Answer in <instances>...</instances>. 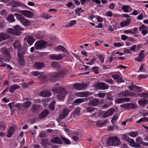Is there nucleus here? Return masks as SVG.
Wrapping results in <instances>:
<instances>
[{
    "mask_svg": "<svg viewBox=\"0 0 148 148\" xmlns=\"http://www.w3.org/2000/svg\"><path fill=\"white\" fill-rule=\"evenodd\" d=\"M123 32L125 34L130 33L133 34H135L134 32L130 29L124 30Z\"/></svg>",
    "mask_w": 148,
    "mask_h": 148,
    "instance_id": "nucleus-59",
    "label": "nucleus"
},
{
    "mask_svg": "<svg viewBox=\"0 0 148 148\" xmlns=\"http://www.w3.org/2000/svg\"><path fill=\"white\" fill-rule=\"evenodd\" d=\"M145 52L144 50H141L139 53L138 57L135 58V60L137 62H141L143 60V59L145 57V56L144 54Z\"/></svg>",
    "mask_w": 148,
    "mask_h": 148,
    "instance_id": "nucleus-12",
    "label": "nucleus"
},
{
    "mask_svg": "<svg viewBox=\"0 0 148 148\" xmlns=\"http://www.w3.org/2000/svg\"><path fill=\"white\" fill-rule=\"evenodd\" d=\"M120 140L116 137H110L107 139L108 146H115L119 145Z\"/></svg>",
    "mask_w": 148,
    "mask_h": 148,
    "instance_id": "nucleus-3",
    "label": "nucleus"
},
{
    "mask_svg": "<svg viewBox=\"0 0 148 148\" xmlns=\"http://www.w3.org/2000/svg\"><path fill=\"white\" fill-rule=\"evenodd\" d=\"M19 13H20L26 17L28 18H31L34 16L33 14L30 11L27 10H20L17 11Z\"/></svg>",
    "mask_w": 148,
    "mask_h": 148,
    "instance_id": "nucleus-7",
    "label": "nucleus"
},
{
    "mask_svg": "<svg viewBox=\"0 0 148 148\" xmlns=\"http://www.w3.org/2000/svg\"><path fill=\"white\" fill-rule=\"evenodd\" d=\"M97 57L100 60L102 63L104 62V58L103 56L101 55H97Z\"/></svg>",
    "mask_w": 148,
    "mask_h": 148,
    "instance_id": "nucleus-50",
    "label": "nucleus"
},
{
    "mask_svg": "<svg viewBox=\"0 0 148 148\" xmlns=\"http://www.w3.org/2000/svg\"><path fill=\"white\" fill-rule=\"evenodd\" d=\"M136 141L137 142V143L136 144H137L139 145H140L139 144H141L145 145V143H144L143 141L142 138L141 137H139L137 138L136 139Z\"/></svg>",
    "mask_w": 148,
    "mask_h": 148,
    "instance_id": "nucleus-29",
    "label": "nucleus"
},
{
    "mask_svg": "<svg viewBox=\"0 0 148 148\" xmlns=\"http://www.w3.org/2000/svg\"><path fill=\"white\" fill-rule=\"evenodd\" d=\"M21 45V44L20 42L18 41H16L13 44V47L14 48L18 49L20 48Z\"/></svg>",
    "mask_w": 148,
    "mask_h": 148,
    "instance_id": "nucleus-39",
    "label": "nucleus"
},
{
    "mask_svg": "<svg viewBox=\"0 0 148 148\" xmlns=\"http://www.w3.org/2000/svg\"><path fill=\"white\" fill-rule=\"evenodd\" d=\"M138 133L136 132H133L129 133V135L132 137H135L138 135Z\"/></svg>",
    "mask_w": 148,
    "mask_h": 148,
    "instance_id": "nucleus-43",
    "label": "nucleus"
},
{
    "mask_svg": "<svg viewBox=\"0 0 148 148\" xmlns=\"http://www.w3.org/2000/svg\"><path fill=\"white\" fill-rule=\"evenodd\" d=\"M66 74L65 71H62L58 73H56L53 74L52 78V79L56 80L58 79L59 77H61L63 75Z\"/></svg>",
    "mask_w": 148,
    "mask_h": 148,
    "instance_id": "nucleus-10",
    "label": "nucleus"
},
{
    "mask_svg": "<svg viewBox=\"0 0 148 148\" xmlns=\"http://www.w3.org/2000/svg\"><path fill=\"white\" fill-rule=\"evenodd\" d=\"M80 109L79 107H77L75 109V111L73 112V114L75 115H78L80 111Z\"/></svg>",
    "mask_w": 148,
    "mask_h": 148,
    "instance_id": "nucleus-51",
    "label": "nucleus"
},
{
    "mask_svg": "<svg viewBox=\"0 0 148 148\" xmlns=\"http://www.w3.org/2000/svg\"><path fill=\"white\" fill-rule=\"evenodd\" d=\"M8 33L12 34L13 35H14V29H12V28H10L8 29Z\"/></svg>",
    "mask_w": 148,
    "mask_h": 148,
    "instance_id": "nucleus-62",
    "label": "nucleus"
},
{
    "mask_svg": "<svg viewBox=\"0 0 148 148\" xmlns=\"http://www.w3.org/2000/svg\"><path fill=\"white\" fill-rule=\"evenodd\" d=\"M55 50H62L63 52H66L68 53V51H66V48L63 46L61 45L58 46L55 48Z\"/></svg>",
    "mask_w": 148,
    "mask_h": 148,
    "instance_id": "nucleus-30",
    "label": "nucleus"
},
{
    "mask_svg": "<svg viewBox=\"0 0 148 148\" xmlns=\"http://www.w3.org/2000/svg\"><path fill=\"white\" fill-rule=\"evenodd\" d=\"M51 66L54 68H58L60 66L59 63L56 61L52 62L51 64Z\"/></svg>",
    "mask_w": 148,
    "mask_h": 148,
    "instance_id": "nucleus-40",
    "label": "nucleus"
},
{
    "mask_svg": "<svg viewBox=\"0 0 148 148\" xmlns=\"http://www.w3.org/2000/svg\"><path fill=\"white\" fill-rule=\"evenodd\" d=\"M139 104L143 106H145L148 103V101L146 99H143L138 101Z\"/></svg>",
    "mask_w": 148,
    "mask_h": 148,
    "instance_id": "nucleus-27",
    "label": "nucleus"
},
{
    "mask_svg": "<svg viewBox=\"0 0 148 148\" xmlns=\"http://www.w3.org/2000/svg\"><path fill=\"white\" fill-rule=\"evenodd\" d=\"M51 90L54 94H58L57 98L59 100H63L67 93L65 89L61 87H55L52 89Z\"/></svg>",
    "mask_w": 148,
    "mask_h": 148,
    "instance_id": "nucleus-1",
    "label": "nucleus"
},
{
    "mask_svg": "<svg viewBox=\"0 0 148 148\" xmlns=\"http://www.w3.org/2000/svg\"><path fill=\"white\" fill-rule=\"evenodd\" d=\"M106 97L110 101H111L113 100L114 97L111 92L106 93Z\"/></svg>",
    "mask_w": 148,
    "mask_h": 148,
    "instance_id": "nucleus-37",
    "label": "nucleus"
},
{
    "mask_svg": "<svg viewBox=\"0 0 148 148\" xmlns=\"http://www.w3.org/2000/svg\"><path fill=\"white\" fill-rule=\"evenodd\" d=\"M23 29L21 27L18 25H16L14 27V35H20L21 34V31H22Z\"/></svg>",
    "mask_w": 148,
    "mask_h": 148,
    "instance_id": "nucleus-15",
    "label": "nucleus"
},
{
    "mask_svg": "<svg viewBox=\"0 0 148 148\" xmlns=\"http://www.w3.org/2000/svg\"><path fill=\"white\" fill-rule=\"evenodd\" d=\"M94 86L95 88L100 90L107 89L109 87L108 85L103 82L96 83L94 84Z\"/></svg>",
    "mask_w": 148,
    "mask_h": 148,
    "instance_id": "nucleus-6",
    "label": "nucleus"
},
{
    "mask_svg": "<svg viewBox=\"0 0 148 148\" xmlns=\"http://www.w3.org/2000/svg\"><path fill=\"white\" fill-rule=\"evenodd\" d=\"M13 6L14 7H22L23 8H25L26 5L22 3H20L16 1H14L13 3Z\"/></svg>",
    "mask_w": 148,
    "mask_h": 148,
    "instance_id": "nucleus-22",
    "label": "nucleus"
},
{
    "mask_svg": "<svg viewBox=\"0 0 148 148\" xmlns=\"http://www.w3.org/2000/svg\"><path fill=\"white\" fill-rule=\"evenodd\" d=\"M17 56L19 60L24 59L23 54L21 53H17Z\"/></svg>",
    "mask_w": 148,
    "mask_h": 148,
    "instance_id": "nucleus-60",
    "label": "nucleus"
},
{
    "mask_svg": "<svg viewBox=\"0 0 148 148\" xmlns=\"http://www.w3.org/2000/svg\"><path fill=\"white\" fill-rule=\"evenodd\" d=\"M14 15L24 26H28L31 24V22L22 15L17 13H15Z\"/></svg>",
    "mask_w": 148,
    "mask_h": 148,
    "instance_id": "nucleus-2",
    "label": "nucleus"
},
{
    "mask_svg": "<svg viewBox=\"0 0 148 148\" xmlns=\"http://www.w3.org/2000/svg\"><path fill=\"white\" fill-rule=\"evenodd\" d=\"M69 112V110L67 108H64L61 112L59 116L60 120H62L67 116Z\"/></svg>",
    "mask_w": 148,
    "mask_h": 148,
    "instance_id": "nucleus-8",
    "label": "nucleus"
},
{
    "mask_svg": "<svg viewBox=\"0 0 148 148\" xmlns=\"http://www.w3.org/2000/svg\"><path fill=\"white\" fill-rule=\"evenodd\" d=\"M148 75H140L138 77V79H140L142 78H146L148 77Z\"/></svg>",
    "mask_w": 148,
    "mask_h": 148,
    "instance_id": "nucleus-57",
    "label": "nucleus"
},
{
    "mask_svg": "<svg viewBox=\"0 0 148 148\" xmlns=\"http://www.w3.org/2000/svg\"><path fill=\"white\" fill-rule=\"evenodd\" d=\"M50 141L51 143H53L58 144H62V142L61 139L58 137H55L51 139Z\"/></svg>",
    "mask_w": 148,
    "mask_h": 148,
    "instance_id": "nucleus-20",
    "label": "nucleus"
},
{
    "mask_svg": "<svg viewBox=\"0 0 148 148\" xmlns=\"http://www.w3.org/2000/svg\"><path fill=\"white\" fill-rule=\"evenodd\" d=\"M47 43L46 41L43 40L37 41L35 44V47L37 50L45 48Z\"/></svg>",
    "mask_w": 148,
    "mask_h": 148,
    "instance_id": "nucleus-5",
    "label": "nucleus"
},
{
    "mask_svg": "<svg viewBox=\"0 0 148 148\" xmlns=\"http://www.w3.org/2000/svg\"><path fill=\"white\" fill-rule=\"evenodd\" d=\"M128 105L129 110L135 108L136 107V105L134 104L128 103Z\"/></svg>",
    "mask_w": 148,
    "mask_h": 148,
    "instance_id": "nucleus-48",
    "label": "nucleus"
},
{
    "mask_svg": "<svg viewBox=\"0 0 148 148\" xmlns=\"http://www.w3.org/2000/svg\"><path fill=\"white\" fill-rule=\"evenodd\" d=\"M42 145L44 147H45L49 144L47 139H45L42 140L41 143Z\"/></svg>",
    "mask_w": 148,
    "mask_h": 148,
    "instance_id": "nucleus-47",
    "label": "nucleus"
},
{
    "mask_svg": "<svg viewBox=\"0 0 148 148\" xmlns=\"http://www.w3.org/2000/svg\"><path fill=\"white\" fill-rule=\"evenodd\" d=\"M122 138L123 140L126 141L129 143L130 146L132 147L136 148H139L140 145L137 144H136L133 139L130 138L127 136L125 134L122 135Z\"/></svg>",
    "mask_w": 148,
    "mask_h": 148,
    "instance_id": "nucleus-4",
    "label": "nucleus"
},
{
    "mask_svg": "<svg viewBox=\"0 0 148 148\" xmlns=\"http://www.w3.org/2000/svg\"><path fill=\"white\" fill-rule=\"evenodd\" d=\"M115 111V110L112 108H110L107 110L103 115V118H105L108 116L112 115Z\"/></svg>",
    "mask_w": 148,
    "mask_h": 148,
    "instance_id": "nucleus-13",
    "label": "nucleus"
},
{
    "mask_svg": "<svg viewBox=\"0 0 148 148\" xmlns=\"http://www.w3.org/2000/svg\"><path fill=\"white\" fill-rule=\"evenodd\" d=\"M7 20L10 22H13L15 21L14 17L12 14L8 15L6 18Z\"/></svg>",
    "mask_w": 148,
    "mask_h": 148,
    "instance_id": "nucleus-36",
    "label": "nucleus"
},
{
    "mask_svg": "<svg viewBox=\"0 0 148 148\" xmlns=\"http://www.w3.org/2000/svg\"><path fill=\"white\" fill-rule=\"evenodd\" d=\"M63 58V56L61 54H59L58 55H51L49 57L50 59L55 60H60L62 59Z\"/></svg>",
    "mask_w": 148,
    "mask_h": 148,
    "instance_id": "nucleus-18",
    "label": "nucleus"
},
{
    "mask_svg": "<svg viewBox=\"0 0 148 148\" xmlns=\"http://www.w3.org/2000/svg\"><path fill=\"white\" fill-rule=\"evenodd\" d=\"M1 51L3 54L4 55L7 59H10V53L7 49L5 48H2L1 49Z\"/></svg>",
    "mask_w": 148,
    "mask_h": 148,
    "instance_id": "nucleus-14",
    "label": "nucleus"
},
{
    "mask_svg": "<svg viewBox=\"0 0 148 148\" xmlns=\"http://www.w3.org/2000/svg\"><path fill=\"white\" fill-rule=\"evenodd\" d=\"M87 112L91 113L94 111L95 110V108L92 107H88L86 109Z\"/></svg>",
    "mask_w": 148,
    "mask_h": 148,
    "instance_id": "nucleus-41",
    "label": "nucleus"
},
{
    "mask_svg": "<svg viewBox=\"0 0 148 148\" xmlns=\"http://www.w3.org/2000/svg\"><path fill=\"white\" fill-rule=\"evenodd\" d=\"M40 93H41V95L43 96L44 97H47L50 96L51 93L50 92L47 91H44L42 92H41Z\"/></svg>",
    "mask_w": 148,
    "mask_h": 148,
    "instance_id": "nucleus-34",
    "label": "nucleus"
},
{
    "mask_svg": "<svg viewBox=\"0 0 148 148\" xmlns=\"http://www.w3.org/2000/svg\"><path fill=\"white\" fill-rule=\"evenodd\" d=\"M127 21H125L120 23V25L121 27H123L129 25L130 23L131 19L130 18H127Z\"/></svg>",
    "mask_w": 148,
    "mask_h": 148,
    "instance_id": "nucleus-26",
    "label": "nucleus"
},
{
    "mask_svg": "<svg viewBox=\"0 0 148 148\" xmlns=\"http://www.w3.org/2000/svg\"><path fill=\"white\" fill-rule=\"evenodd\" d=\"M100 103L99 100L97 98H94L90 100L88 104L92 106H96Z\"/></svg>",
    "mask_w": 148,
    "mask_h": 148,
    "instance_id": "nucleus-11",
    "label": "nucleus"
},
{
    "mask_svg": "<svg viewBox=\"0 0 148 148\" xmlns=\"http://www.w3.org/2000/svg\"><path fill=\"white\" fill-rule=\"evenodd\" d=\"M6 126L4 123H2L0 124V130H4L5 129Z\"/></svg>",
    "mask_w": 148,
    "mask_h": 148,
    "instance_id": "nucleus-61",
    "label": "nucleus"
},
{
    "mask_svg": "<svg viewBox=\"0 0 148 148\" xmlns=\"http://www.w3.org/2000/svg\"><path fill=\"white\" fill-rule=\"evenodd\" d=\"M128 91L127 90H125L122 91L118 94V95L120 97H128Z\"/></svg>",
    "mask_w": 148,
    "mask_h": 148,
    "instance_id": "nucleus-28",
    "label": "nucleus"
},
{
    "mask_svg": "<svg viewBox=\"0 0 148 148\" xmlns=\"http://www.w3.org/2000/svg\"><path fill=\"white\" fill-rule=\"evenodd\" d=\"M9 37L8 35L4 33H0V42L8 39Z\"/></svg>",
    "mask_w": 148,
    "mask_h": 148,
    "instance_id": "nucleus-23",
    "label": "nucleus"
},
{
    "mask_svg": "<svg viewBox=\"0 0 148 148\" xmlns=\"http://www.w3.org/2000/svg\"><path fill=\"white\" fill-rule=\"evenodd\" d=\"M88 85L84 84L76 83L73 85L74 88L77 90L84 89Z\"/></svg>",
    "mask_w": 148,
    "mask_h": 148,
    "instance_id": "nucleus-9",
    "label": "nucleus"
},
{
    "mask_svg": "<svg viewBox=\"0 0 148 148\" xmlns=\"http://www.w3.org/2000/svg\"><path fill=\"white\" fill-rule=\"evenodd\" d=\"M121 9L124 12H129L128 9H130V8L129 5H125L121 7Z\"/></svg>",
    "mask_w": 148,
    "mask_h": 148,
    "instance_id": "nucleus-35",
    "label": "nucleus"
},
{
    "mask_svg": "<svg viewBox=\"0 0 148 148\" xmlns=\"http://www.w3.org/2000/svg\"><path fill=\"white\" fill-rule=\"evenodd\" d=\"M18 88H19V86L18 85H13L10 88L9 90L10 92L11 93H13L14 90Z\"/></svg>",
    "mask_w": 148,
    "mask_h": 148,
    "instance_id": "nucleus-33",
    "label": "nucleus"
},
{
    "mask_svg": "<svg viewBox=\"0 0 148 148\" xmlns=\"http://www.w3.org/2000/svg\"><path fill=\"white\" fill-rule=\"evenodd\" d=\"M87 100V99L86 98H80L77 99L75 100L74 102L76 103H79L84 102Z\"/></svg>",
    "mask_w": 148,
    "mask_h": 148,
    "instance_id": "nucleus-31",
    "label": "nucleus"
},
{
    "mask_svg": "<svg viewBox=\"0 0 148 148\" xmlns=\"http://www.w3.org/2000/svg\"><path fill=\"white\" fill-rule=\"evenodd\" d=\"M18 63L21 66L24 65L25 64V62L24 59L19 60Z\"/></svg>",
    "mask_w": 148,
    "mask_h": 148,
    "instance_id": "nucleus-52",
    "label": "nucleus"
},
{
    "mask_svg": "<svg viewBox=\"0 0 148 148\" xmlns=\"http://www.w3.org/2000/svg\"><path fill=\"white\" fill-rule=\"evenodd\" d=\"M50 112L48 110H45L42 111L39 115V117L41 119H42L49 114Z\"/></svg>",
    "mask_w": 148,
    "mask_h": 148,
    "instance_id": "nucleus-17",
    "label": "nucleus"
},
{
    "mask_svg": "<svg viewBox=\"0 0 148 148\" xmlns=\"http://www.w3.org/2000/svg\"><path fill=\"white\" fill-rule=\"evenodd\" d=\"M43 63L40 62H36L34 64V68L37 69H40L44 66Z\"/></svg>",
    "mask_w": 148,
    "mask_h": 148,
    "instance_id": "nucleus-16",
    "label": "nucleus"
},
{
    "mask_svg": "<svg viewBox=\"0 0 148 148\" xmlns=\"http://www.w3.org/2000/svg\"><path fill=\"white\" fill-rule=\"evenodd\" d=\"M55 102L54 100L50 103L49 106V108L50 110L53 111L54 110L55 107L54 105L55 104Z\"/></svg>",
    "mask_w": 148,
    "mask_h": 148,
    "instance_id": "nucleus-38",
    "label": "nucleus"
},
{
    "mask_svg": "<svg viewBox=\"0 0 148 148\" xmlns=\"http://www.w3.org/2000/svg\"><path fill=\"white\" fill-rule=\"evenodd\" d=\"M106 95V93H99L97 94V96L99 98H104Z\"/></svg>",
    "mask_w": 148,
    "mask_h": 148,
    "instance_id": "nucleus-56",
    "label": "nucleus"
},
{
    "mask_svg": "<svg viewBox=\"0 0 148 148\" xmlns=\"http://www.w3.org/2000/svg\"><path fill=\"white\" fill-rule=\"evenodd\" d=\"M128 106V103H127L123 105H121L120 106V107L121 108H123L125 109L129 110Z\"/></svg>",
    "mask_w": 148,
    "mask_h": 148,
    "instance_id": "nucleus-54",
    "label": "nucleus"
},
{
    "mask_svg": "<svg viewBox=\"0 0 148 148\" xmlns=\"http://www.w3.org/2000/svg\"><path fill=\"white\" fill-rule=\"evenodd\" d=\"M16 129V127H11L9 130L7 136L8 138L10 137L14 134Z\"/></svg>",
    "mask_w": 148,
    "mask_h": 148,
    "instance_id": "nucleus-19",
    "label": "nucleus"
},
{
    "mask_svg": "<svg viewBox=\"0 0 148 148\" xmlns=\"http://www.w3.org/2000/svg\"><path fill=\"white\" fill-rule=\"evenodd\" d=\"M139 95L140 97H144L145 98H148V94L143 93L141 94H140Z\"/></svg>",
    "mask_w": 148,
    "mask_h": 148,
    "instance_id": "nucleus-63",
    "label": "nucleus"
},
{
    "mask_svg": "<svg viewBox=\"0 0 148 148\" xmlns=\"http://www.w3.org/2000/svg\"><path fill=\"white\" fill-rule=\"evenodd\" d=\"M76 23V20H72L70 21V23L69 24L66 25L65 26L66 27H69L71 26H73Z\"/></svg>",
    "mask_w": 148,
    "mask_h": 148,
    "instance_id": "nucleus-44",
    "label": "nucleus"
},
{
    "mask_svg": "<svg viewBox=\"0 0 148 148\" xmlns=\"http://www.w3.org/2000/svg\"><path fill=\"white\" fill-rule=\"evenodd\" d=\"M92 94L91 92H83V97H86Z\"/></svg>",
    "mask_w": 148,
    "mask_h": 148,
    "instance_id": "nucleus-58",
    "label": "nucleus"
},
{
    "mask_svg": "<svg viewBox=\"0 0 148 148\" xmlns=\"http://www.w3.org/2000/svg\"><path fill=\"white\" fill-rule=\"evenodd\" d=\"M81 8H79L77 9L75 11V14L77 15L78 16H80V13L81 12Z\"/></svg>",
    "mask_w": 148,
    "mask_h": 148,
    "instance_id": "nucleus-55",
    "label": "nucleus"
},
{
    "mask_svg": "<svg viewBox=\"0 0 148 148\" xmlns=\"http://www.w3.org/2000/svg\"><path fill=\"white\" fill-rule=\"evenodd\" d=\"M14 107H16L19 110H23V105L19 103H18L15 104V105H14Z\"/></svg>",
    "mask_w": 148,
    "mask_h": 148,
    "instance_id": "nucleus-46",
    "label": "nucleus"
},
{
    "mask_svg": "<svg viewBox=\"0 0 148 148\" xmlns=\"http://www.w3.org/2000/svg\"><path fill=\"white\" fill-rule=\"evenodd\" d=\"M34 37L32 36H30L28 37L27 42L29 45H31L34 42Z\"/></svg>",
    "mask_w": 148,
    "mask_h": 148,
    "instance_id": "nucleus-32",
    "label": "nucleus"
},
{
    "mask_svg": "<svg viewBox=\"0 0 148 148\" xmlns=\"http://www.w3.org/2000/svg\"><path fill=\"white\" fill-rule=\"evenodd\" d=\"M32 104V103L31 101H25L22 104L23 108H24L25 109H27L31 106Z\"/></svg>",
    "mask_w": 148,
    "mask_h": 148,
    "instance_id": "nucleus-25",
    "label": "nucleus"
},
{
    "mask_svg": "<svg viewBox=\"0 0 148 148\" xmlns=\"http://www.w3.org/2000/svg\"><path fill=\"white\" fill-rule=\"evenodd\" d=\"M121 38L123 40H125L127 38H128V37L124 35H121Z\"/></svg>",
    "mask_w": 148,
    "mask_h": 148,
    "instance_id": "nucleus-64",
    "label": "nucleus"
},
{
    "mask_svg": "<svg viewBox=\"0 0 148 148\" xmlns=\"http://www.w3.org/2000/svg\"><path fill=\"white\" fill-rule=\"evenodd\" d=\"M32 74L35 76H37L40 75V77H41L43 75L42 74H41V73H40L38 71H33L32 72Z\"/></svg>",
    "mask_w": 148,
    "mask_h": 148,
    "instance_id": "nucleus-45",
    "label": "nucleus"
},
{
    "mask_svg": "<svg viewBox=\"0 0 148 148\" xmlns=\"http://www.w3.org/2000/svg\"><path fill=\"white\" fill-rule=\"evenodd\" d=\"M112 77L118 83H121L124 82V81L122 78L119 77L118 75H112Z\"/></svg>",
    "mask_w": 148,
    "mask_h": 148,
    "instance_id": "nucleus-21",
    "label": "nucleus"
},
{
    "mask_svg": "<svg viewBox=\"0 0 148 148\" xmlns=\"http://www.w3.org/2000/svg\"><path fill=\"white\" fill-rule=\"evenodd\" d=\"M99 67L97 66H95L92 68V70L95 74H98L99 73L98 71Z\"/></svg>",
    "mask_w": 148,
    "mask_h": 148,
    "instance_id": "nucleus-49",
    "label": "nucleus"
},
{
    "mask_svg": "<svg viewBox=\"0 0 148 148\" xmlns=\"http://www.w3.org/2000/svg\"><path fill=\"white\" fill-rule=\"evenodd\" d=\"M107 122V119L101 121L98 120L97 122H95L97 126L101 127L104 125Z\"/></svg>",
    "mask_w": 148,
    "mask_h": 148,
    "instance_id": "nucleus-24",
    "label": "nucleus"
},
{
    "mask_svg": "<svg viewBox=\"0 0 148 148\" xmlns=\"http://www.w3.org/2000/svg\"><path fill=\"white\" fill-rule=\"evenodd\" d=\"M60 137L65 143L67 144H71V141L67 138H65L62 136H60Z\"/></svg>",
    "mask_w": 148,
    "mask_h": 148,
    "instance_id": "nucleus-42",
    "label": "nucleus"
},
{
    "mask_svg": "<svg viewBox=\"0 0 148 148\" xmlns=\"http://www.w3.org/2000/svg\"><path fill=\"white\" fill-rule=\"evenodd\" d=\"M123 98L116 99L115 100V102L117 103H121L123 102Z\"/></svg>",
    "mask_w": 148,
    "mask_h": 148,
    "instance_id": "nucleus-53",
    "label": "nucleus"
}]
</instances>
